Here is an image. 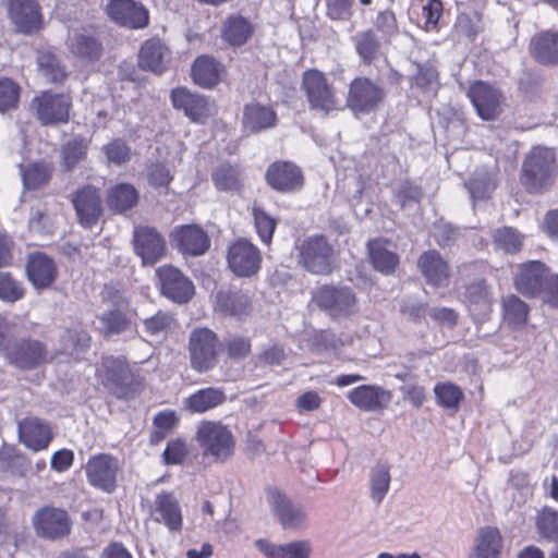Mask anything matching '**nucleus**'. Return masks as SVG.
<instances>
[{"label":"nucleus","mask_w":558,"mask_h":558,"mask_svg":"<svg viewBox=\"0 0 558 558\" xmlns=\"http://www.w3.org/2000/svg\"><path fill=\"white\" fill-rule=\"evenodd\" d=\"M556 158L553 149L534 147L522 165L521 182L530 192L547 189L557 174Z\"/></svg>","instance_id":"nucleus-1"},{"label":"nucleus","mask_w":558,"mask_h":558,"mask_svg":"<svg viewBox=\"0 0 558 558\" xmlns=\"http://www.w3.org/2000/svg\"><path fill=\"white\" fill-rule=\"evenodd\" d=\"M97 376L114 396L125 400L134 398L142 387L141 378L132 374L120 359L105 357L97 368Z\"/></svg>","instance_id":"nucleus-2"},{"label":"nucleus","mask_w":558,"mask_h":558,"mask_svg":"<svg viewBox=\"0 0 558 558\" xmlns=\"http://www.w3.org/2000/svg\"><path fill=\"white\" fill-rule=\"evenodd\" d=\"M302 90L312 110L329 114L341 108V100L325 73L311 69L302 75Z\"/></svg>","instance_id":"nucleus-3"},{"label":"nucleus","mask_w":558,"mask_h":558,"mask_svg":"<svg viewBox=\"0 0 558 558\" xmlns=\"http://www.w3.org/2000/svg\"><path fill=\"white\" fill-rule=\"evenodd\" d=\"M195 438L206 457H211L217 461H226L233 454V435L226 425L219 422H201Z\"/></svg>","instance_id":"nucleus-4"},{"label":"nucleus","mask_w":558,"mask_h":558,"mask_svg":"<svg viewBox=\"0 0 558 558\" xmlns=\"http://www.w3.org/2000/svg\"><path fill=\"white\" fill-rule=\"evenodd\" d=\"M335 263V250L322 235L310 236L299 246V264L312 274L328 275Z\"/></svg>","instance_id":"nucleus-5"},{"label":"nucleus","mask_w":558,"mask_h":558,"mask_svg":"<svg viewBox=\"0 0 558 558\" xmlns=\"http://www.w3.org/2000/svg\"><path fill=\"white\" fill-rule=\"evenodd\" d=\"M313 298L332 317H348L357 311V299L349 287L323 286L315 291Z\"/></svg>","instance_id":"nucleus-6"},{"label":"nucleus","mask_w":558,"mask_h":558,"mask_svg":"<svg viewBox=\"0 0 558 558\" xmlns=\"http://www.w3.org/2000/svg\"><path fill=\"white\" fill-rule=\"evenodd\" d=\"M385 98V90L367 77H356L349 86L347 106L355 116L374 111Z\"/></svg>","instance_id":"nucleus-7"},{"label":"nucleus","mask_w":558,"mask_h":558,"mask_svg":"<svg viewBox=\"0 0 558 558\" xmlns=\"http://www.w3.org/2000/svg\"><path fill=\"white\" fill-rule=\"evenodd\" d=\"M217 337L210 329L194 330L189 343L192 367L197 372L214 367L217 362Z\"/></svg>","instance_id":"nucleus-8"},{"label":"nucleus","mask_w":558,"mask_h":558,"mask_svg":"<svg viewBox=\"0 0 558 558\" xmlns=\"http://www.w3.org/2000/svg\"><path fill=\"white\" fill-rule=\"evenodd\" d=\"M4 354L12 365L22 369L38 367L48 360L46 347L34 339H21L5 345Z\"/></svg>","instance_id":"nucleus-9"},{"label":"nucleus","mask_w":558,"mask_h":558,"mask_svg":"<svg viewBox=\"0 0 558 558\" xmlns=\"http://www.w3.org/2000/svg\"><path fill=\"white\" fill-rule=\"evenodd\" d=\"M119 470L118 460L107 453L92 457L85 466L89 484L106 493L114 490Z\"/></svg>","instance_id":"nucleus-10"},{"label":"nucleus","mask_w":558,"mask_h":558,"mask_svg":"<svg viewBox=\"0 0 558 558\" xmlns=\"http://www.w3.org/2000/svg\"><path fill=\"white\" fill-rule=\"evenodd\" d=\"M468 97L483 120H494L502 111L501 92L487 83L482 81L473 83L468 90Z\"/></svg>","instance_id":"nucleus-11"},{"label":"nucleus","mask_w":558,"mask_h":558,"mask_svg":"<svg viewBox=\"0 0 558 558\" xmlns=\"http://www.w3.org/2000/svg\"><path fill=\"white\" fill-rule=\"evenodd\" d=\"M161 293L177 303H186L194 294L193 282L178 268L167 265L157 269Z\"/></svg>","instance_id":"nucleus-12"},{"label":"nucleus","mask_w":558,"mask_h":558,"mask_svg":"<svg viewBox=\"0 0 558 558\" xmlns=\"http://www.w3.org/2000/svg\"><path fill=\"white\" fill-rule=\"evenodd\" d=\"M260 253L250 241L239 239L229 248L228 264L239 277H250L260 267Z\"/></svg>","instance_id":"nucleus-13"},{"label":"nucleus","mask_w":558,"mask_h":558,"mask_svg":"<svg viewBox=\"0 0 558 558\" xmlns=\"http://www.w3.org/2000/svg\"><path fill=\"white\" fill-rule=\"evenodd\" d=\"M135 254L143 265H154L166 254V241L154 228L136 227L133 234Z\"/></svg>","instance_id":"nucleus-14"},{"label":"nucleus","mask_w":558,"mask_h":558,"mask_svg":"<svg viewBox=\"0 0 558 558\" xmlns=\"http://www.w3.org/2000/svg\"><path fill=\"white\" fill-rule=\"evenodd\" d=\"M104 299L113 306L101 314L100 322L107 335L120 333L129 328V303L124 296L112 287H105Z\"/></svg>","instance_id":"nucleus-15"},{"label":"nucleus","mask_w":558,"mask_h":558,"mask_svg":"<svg viewBox=\"0 0 558 558\" xmlns=\"http://www.w3.org/2000/svg\"><path fill=\"white\" fill-rule=\"evenodd\" d=\"M549 272L548 267L538 260L521 264L513 278L514 288L525 296H537L542 293Z\"/></svg>","instance_id":"nucleus-16"},{"label":"nucleus","mask_w":558,"mask_h":558,"mask_svg":"<svg viewBox=\"0 0 558 558\" xmlns=\"http://www.w3.org/2000/svg\"><path fill=\"white\" fill-rule=\"evenodd\" d=\"M174 108L183 110L185 116L194 122L203 123L214 114L215 106L207 97L193 94L185 87H178L171 93Z\"/></svg>","instance_id":"nucleus-17"},{"label":"nucleus","mask_w":558,"mask_h":558,"mask_svg":"<svg viewBox=\"0 0 558 558\" xmlns=\"http://www.w3.org/2000/svg\"><path fill=\"white\" fill-rule=\"evenodd\" d=\"M71 201L77 220L83 227L89 228L98 221L102 213V206L100 193L97 189L90 185L84 186L73 193Z\"/></svg>","instance_id":"nucleus-18"},{"label":"nucleus","mask_w":558,"mask_h":558,"mask_svg":"<svg viewBox=\"0 0 558 558\" xmlns=\"http://www.w3.org/2000/svg\"><path fill=\"white\" fill-rule=\"evenodd\" d=\"M171 60L170 48L159 38H149L144 41L138 53L140 68L156 74L166 72Z\"/></svg>","instance_id":"nucleus-19"},{"label":"nucleus","mask_w":558,"mask_h":558,"mask_svg":"<svg viewBox=\"0 0 558 558\" xmlns=\"http://www.w3.org/2000/svg\"><path fill=\"white\" fill-rule=\"evenodd\" d=\"M108 15L117 23L130 28H143L148 24V12L134 0H111Z\"/></svg>","instance_id":"nucleus-20"},{"label":"nucleus","mask_w":558,"mask_h":558,"mask_svg":"<svg viewBox=\"0 0 558 558\" xmlns=\"http://www.w3.org/2000/svg\"><path fill=\"white\" fill-rule=\"evenodd\" d=\"M39 120L44 124L65 122L69 118L70 98L63 94L44 93L33 101Z\"/></svg>","instance_id":"nucleus-21"},{"label":"nucleus","mask_w":558,"mask_h":558,"mask_svg":"<svg viewBox=\"0 0 558 558\" xmlns=\"http://www.w3.org/2000/svg\"><path fill=\"white\" fill-rule=\"evenodd\" d=\"M33 523L37 533L47 538L61 537L70 531L66 512L56 508H44L37 511Z\"/></svg>","instance_id":"nucleus-22"},{"label":"nucleus","mask_w":558,"mask_h":558,"mask_svg":"<svg viewBox=\"0 0 558 558\" xmlns=\"http://www.w3.org/2000/svg\"><path fill=\"white\" fill-rule=\"evenodd\" d=\"M26 272L28 280L37 290L49 288L58 277L54 260L44 253H34L28 256Z\"/></svg>","instance_id":"nucleus-23"},{"label":"nucleus","mask_w":558,"mask_h":558,"mask_svg":"<svg viewBox=\"0 0 558 558\" xmlns=\"http://www.w3.org/2000/svg\"><path fill=\"white\" fill-rule=\"evenodd\" d=\"M172 241L184 255L199 256L209 247L207 234L197 226H181L173 230Z\"/></svg>","instance_id":"nucleus-24"},{"label":"nucleus","mask_w":558,"mask_h":558,"mask_svg":"<svg viewBox=\"0 0 558 558\" xmlns=\"http://www.w3.org/2000/svg\"><path fill=\"white\" fill-rule=\"evenodd\" d=\"M267 183L279 192H292L303 185L301 170L293 163L278 161L269 166L266 172Z\"/></svg>","instance_id":"nucleus-25"},{"label":"nucleus","mask_w":558,"mask_h":558,"mask_svg":"<svg viewBox=\"0 0 558 558\" xmlns=\"http://www.w3.org/2000/svg\"><path fill=\"white\" fill-rule=\"evenodd\" d=\"M154 518L156 522L163 523L169 531L180 532L183 518L178 498L173 493L161 492L154 500Z\"/></svg>","instance_id":"nucleus-26"},{"label":"nucleus","mask_w":558,"mask_h":558,"mask_svg":"<svg viewBox=\"0 0 558 558\" xmlns=\"http://www.w3.org/2000/svg\"><path fill=\"white\" fill-rule=\"evenodd\" d=\"M268 500L284 529H298L305 522L306 515L302 508L294 505L278 489L268 490Z\"/></svg>","instance_id":"nucleus-27"},{"label":"nucleus","mask_w":558,"mask_h":558,"mask_svg":"<svg viewBox=\"0 0 558 558\" xmlns=\"http://www.w3.org/2000/svg\"><path fill=\"white\" fill-rule=\"evenodd\" d=\"M9 14L22 33L29 34L39 28L40 13L35 0H9Z\"/></svg>","instance_id":"nucleus-28"},{"label":"nucleus","mask_w":558,"mask_h":558,"mask_svg":"<svg viewBox=\"0 0 558 558\" xmlns=\"http://www.w3.org/2000/svg\"><path fill=\"white\" fill-rule=\"evenodd\" d=\"M391 392L378 386L363 385L349 391L348 399L359 409L376 411L387 408L391 402Z\"/></svg>","instance_id":"nucleus-29"},{"label":"nucleus","mask_w":558,"mask_h":558,"mask_svg":"<svg viewBox=\"0 0 558 558\" xmlns=\"http://www.w3.org/2000/svg\"><path fill=\"white\" fill-rule=\"evenodd\" d=\"M19 437L27 448L40 451L48 447L51 440L49 427L37 417H26L19 422Z\"/></svg>","instance_id":"nucleus-30"},{"label":"nucleus","mask_w":558,"mask_h":558,"mask_svg":"<svg viewBox=\"0 0 558 558\" xmlns=\"http://www.w3.org/2000/svg\"><path fill=\"white\" fill-rule=\"evenodd\" d=\"M66 46L70 52L81 60L94 61L101 53V44L86 28L71 31Z\"/></svg>","instance_id":"nucleus-31"},{"label":"nucleus","mask_w":558,"mask_h":558,"mask_svg":"<svg viewBox=\"0 0 558 558\" xmlns=\"http://www.w3.org/2000/svg\"><path fill=\"white\" fill-rule=\"evenodd\" d=\"M502 537L498 529L484 526L478 530L469 558H501Z\"/></svg>","instance_id":"nucleus-32"},{"label":"nucleus","mask_w":558,"mask_h":558,"mask_svg":"<svg viewBox=\"0 0 558 558\" xmlns=\"http://www.w3.org/2000/svg\"><path fill=\"white\" fill-rule=\"evenodd\" d=\"M418 267L426 281L433 287L448 286L449 267L437 252L429 251L424 253L418 259Z\"/></svg>","instance_id":"nucleus-33"},{"label":"nucleus","mask_w":558,"mask_h":558,"mask_svg":"<svg viewBox=\"0 0 558 558\" xmlns=\"http://www.w3.org/2000/svg\"><path fill=\"white\" fill-rule=\"evenodd\" d=\"M255 546L268 558H310L311 555V544L307 541L276 545L267 539H257Z\"/></svg>","instance_id":"nucleus-34"},{"label":"nucleus","mask_w":558,"mask_h":558,"mask_svg":"<svg viewBox=\"0 0 558 558\" xmlns=\"http://www.w3.org/2000/svg\"><path fill=\"white\" fill-rule=\"evenodd\" d=\"M277 114L269 106L251 102L243 110V126L251 132H260L275 126Z\"/></svg>","instance_id":"nucleus-35"},{"label":"nucleus","mask_w":558,"mask_h":558,"mask_svg":"<svg viewBox=\"0 0 558 558\" xmlns=\"http://www.w3.org/2000/svg\"><path fill=\"white\" fill-rule=\"evenodd\" d=\"M222 74V64L209 56L198 57L192 66L194 82L204 88H211L217 85Z\"/></svg>","instance_id":"nucleus-36"},{"label":"nucleus","mask_w":558,"mask_h":558,"mask_svg":"<svg viewBox=\"0 0 558 558\" xmlns=\"http://www.w3.org/2000/svg\"><path fill=\"white\" fill-rule=\"evenodd\" d=\"M531 52L543 64H557L558 32L546 31L535 35L531 41Z\"/></svg>","instance_id":"nucleus-37"},{"label":"nucleus","mask_w":558,"mask_h":558,"mask_svg":"<svg viewBox=\"0 0 558 558\" xmlns=\"http://www.w3.org/2000/svg\"><path fill=\"white\" fill-rule=\"evenodd\" d=\"M226 400L223 391L218 388L201 389L185 400V408L192 413H204Z\"/></svg>","instance_id":"nucleus-38"},{"label":"nucleus","mask_w":558,"mask_h":558,"mask_svg":"<svg viewBox=\"0 0 558 558\" xmlns=\"http://www.w3.org/2000/svg\"><path fill=\"white\" fill-rule=\"evenodd\" d=\"M504 320L512 328H519L526 324L530 307L515 294H508L501 299Z\"/></svg>","instance_id":"nucleus-39"},{"label":"nucleus","mask_w":558,"mask_h":558,"mask_svg":"<svg viewBox=\"0 0 558 558\" xmlns=\"http://www.w3.org/2000/svg\"><path fill=\"white\" fill-rule=\"evenodd\" d=\"M138 194L135 187L129 183H121L109 190L107 203L110 209L124 213L136 205Z\"/></svg>","instance_id":"nucleus-40"},{"label":"nucleus","mask_w":558,"mask_h":558,"mask_svg":"<svg viewBox=\"0 0 558 558\" xmlns=\"http://www.w3.org/2000/svg\"><path fill=\"white\" fill-rule=\"evenodd\" d=\"M52 166L45 161L33 162L21 168L23 185L26 190H39L48 184Z\"/></svg>","instance_id":"nucleus-41"},{"label":"nucleus","mask_w":558,"mask_h":558,"mask_svg":"<svg viewBox=\"0 0 558 558\" xmlns=\"http://www.w3.org/2000/svg\"><path fill=\"white\" fill-rule=\"evenodd\" d=\"M216 304L220 312L241 317L250 308V299L240 292L220 291L216 296Z\"/></svg>","instance_id":"nucleus-42"},{"label":"nucleus","mask_w":558,"mask_h":558,"mask_svg":"<svg viewBox=\"0 0 558 558\" xmlns=\"http://www.w3.org/2000/svg\"><path fill=\"white\" fill-rule=\"evenodd\" d=\"M368 252L374 267L384 272L390 274L399 263V257L386 247V243L374 240L368 242Z\"/></svg>","instance_id":"nucleus-43"},{"label":"nucleus","mask_w":558,"mask_h":558,"mask_svg":"<svg viewBox=\"0 0 558 558\" xmlns=\"http://www.w3.org/2000/svg\"><path fill=\"white\" fill-rule=\"evenodd\" d=\"M481 31L482 20L477 12L459 14L453 26V35L460 41H473Z\"/></svg>","instance_id":"nucleus-44"},{"label":"nucleus","mask_w":558,"mask_h":558,"mask_svg":"<svg viewBox=\"0 0 558 558\" xmlns=\"http://www.w3.org/2000/svg\"><path fill=\"white\" fill-rule=\"evenodd\" d=\"M535 525L541 537L558 544V511L544 507L535 517Z\"/></svg>","instance_id":"nucleus-45"},{"label":"nucleus","mask_w":558,"mask_h":558,"mask_svg":"<svg viewBox=\"0 0 558 558\" xmlns=\"http://www.w3.org/2000/svg\"><path fill=\"white\" fill-rule=\"evenodd\" d=\"M251 34L252 27L250 23L241 16L229 19L222 28L225 40L232 46L243 45Z\"/></svg>","instance_id":"nucleus-46"},{"label":"nucleus","mask_w":558,"mask_h":558,"mask_svg":"<svg viewBox=\"0 0 558 558\" xmlns=\"http://www.w3.org/2000/svg\"><path fill=\"white\" fill-rule=\"evenodd\" d=\"M390 481L388 466L378 465L372 470L369 477L371 497L377 505L386 497L390 487Z\"/></svg>","instance_id":"nucleus-47"},{"label":"nucleus","mask_w":558,"mask_h":558,"mask_svg":"<svg viewBox=\"0 0 558 558\" xmlns=\"http://www.w3.org/2000/svg\"><path fill=\"white\" fill-rule=\"evenodd\" d=\"M466 187L473 201L485 199L495 190L494 175L486 170H481L466 183Z\"/></svg>","instance_id":"nucleus-48"},{"label":"nucleus","mask_w":558,"mask_h":558,"mask_svg":"<svg viewBox=\"0 0 558 558\" xmlns=\"http://www.w3.org/2000/svg\"><path fill=\"white\" fill-rule=\"evenodd\" d=\"M497 248L506 253L514 254L521 250L523 236L513 228L498 229L493 235Z\"/></svg>","instance_id":"nucleus-49"},{"label":"nucleus","mask_w":558,"mask_h":558,"mask_svg":"<svg viewBox=\"0 0 558 558\" xmlns=\"http://www.w3.org/2000/svg\"><path fill=\"white\" fill-rule=\"evenodd\" d=\"M88 145L82 138L69 141L61 149L62 167L72 170L86 156Z\"/></svg>","instance_id":"nucleus-50"},{"label":"nucleus","mask_w":558,"mask_h":558,"mask_svg":"<svg viewBox=\"0 0 558 558\" xmlns=\"http://www.w3.org/2000/svg\"><path fill=\"white\" fill-rule=\"evenodd\" d=\"M89 336L83 330L69 329L62 335L63 350L66 354L78 359L89 345Z\"/></svg>","instance_id":"nucleus-51"},{"label":"nucleus","mask_w":558,"mask_h":558,"mask_svg":"<svg viewBox=\"0 0 558 558\" xmlns=\"http://www.w3.org/2000/svg\"><path fill=\"white\" fill-rule=\"evenodd\" d=\"M355 49L364 62H372L378 51L380 44L372 31H365L354 37Z\"/></svg>","instance_id":"nucleus-52"},{"label":"nucleus","mask_w":558,"mask_h":558,"mask_svg":"<svg viewBox=\"0 0 558 558\" xmlns=\"http://www.w3.org/2000/svg\"><path fill=\"white\" fill-rule=\"evenodd\" d=\"M240 170L230 165H221L214 173L213 180L217 189L232 191L240 186Z\"/></svg>","instance_id":"nucleus-53"},{"label":"nucleus","mask_w":558,"mask_h":558,"mask_svg":"<svg viewBox=\"0 0 558 558\" xmlns=\"http://www.w3.org/2000/svg\"><path fill=\"white\" fill-rule=\"evenodd\" d=\"M24 295L22 282L9 272L0 271V300L9 303L21 300Z\"/></svg>","instance_id":"nucleus-54"},{"label":"nucleus","mask_w":558,"mask_h":558,"mask_svg":"<svg viewBox=\"0 0 558 558\" xmlns=\"http://www.w3.org/2000/svg\"><path fill=\"white\" fill-rule=\"evenodd\" d=\"M108 162L116 166H122L131 160V147L122 140H113L102 146Z\"/></svg>","instance_id":"nucleus-55"},{"label":"nucleus","mask_w":558,"mask_h":558,"mask_svg":"<svg viewBox=\"0 0 558 558\" xmlns=\"http://www.w3.org/2000/svg\"><path fill=\"white\" fill-rule=\"evenodd\" d=\"M20 98V87L12 80L0 78V112L16 108Z\"/></svg>","instance_id":"nucleus-56"},{"label":"nucleus","mask_w":558,"mask_h":558,"mask_svg":"<svg viewBox=\"0 0 558 558\" xmlns=\"http://www.w3.org/2000/svg\"><path fill=\"white\" fill-rule=\"evenodd\" d=\"M253 216L260 240L269 243L276 229V220L258 206H253Z\"/></svg>","instance_id":"nucleus-57"},{"label":"nucleus","mask_w":558,"mask_h":558,"mask_svg":"<svg viewBox=\"0 0 558 558\" xmlns=\"http://www.w3.org/2000/svg\"><path fill=\"white\" fill-rule=\"evenodd\" d=\"M434 392L438 400V403L448 409H456L462 398V392L459 387L453 384H438L436 385Z\"/></svg>","instance_id":"nucleus-58"},{"label":"nucleus","mask_w":558,"mask_h":558,"mask_svg":"<svg viewBox=\"0 0 558 558\" xmlns=\"http://www.w3.org/2000/svg\"><path fill=\"white\" fill-rule=\"evenodd\" d=\"M38 66L41 75L48 82H61L65 77L64 69L61 68L56 58L50 54H40L38 57Z\"/></svg>","instance_id":"nucleus-59"},{"label":"nucleus","mask_w":558,"mask_h":558,"mask_svg":"<svg viewBox=\"0 0 558 558\" xmlns=\"http://www.w3.org/2000/svg\"><path fill=\"white\" fill-rule=\"evenodd\" d=\"M464 296L470 305L478 306L482 312H486L489 308L488 289L482 281L468 286Z\"/></svg>","instance_id":"nucleus-60"},{"label":"nucleus","mask_w":558,"mask_h":558,"mask_svg":"<svg viewBox=\"0 0 558 558\" xmlns=\"http://www.w3.org/2000/svg\"><path fill=\"white\" fill-rule=\"evenodd\" d=\"M178 418L172 411H162L154 418L156 429L151 434V441L157 442L163 439L177 424Z\"/></svg>","instance_id":"nucleus-61"},{"label":"nucleus","mask_w":558,"mask_h":558,"mask_svg":"<svg viewBox=\"0 0 558 558\" xmlns=\"http://www.w3.org/2000/svg\"><path fill=\"white\" fill-rule=\"evenodd\" d=\"M174 325L173 317L163 312H158L156 315L144 320L146 331L151 336H160L166 333Z\"/></svg>","instance_id":"nucleus-62"},{"label":"nucleus","mask_w":558,"mask_h":558,"mask_svg":"<svg viewBox=\"0 0 558 558\" xmlns=\"http://www.w3.org/2000/svg\"><path fill=\"white\" fill-rule=\"evenodd\" d=\"M189 454V447L182 439H174L168 442L163 451L166 464H180Z\"/></svg>","instance_id":"nucleus-63"},{"label":"nucleus","mask_w":558,"mask_h":558,"mask_svg":"<svg viewBox=\"0 0 558 558\" xmlns=\"http://www.w3.org/2000/svg\"><path fill=\"white\" fill-rule=\"evenodd\" d=\"M422 196V190L409 182L401 183L395 193V197L401 207H405L412 203H418Z\"/></svg>","instance_id":"nucleus-64"}]
</instances>
